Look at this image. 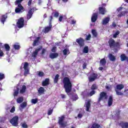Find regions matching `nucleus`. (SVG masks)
I'll return each mask as SVG.
<instances>
[{
  "label": "nucleus",
  "mask_w": 128,
  "mask_h": 128,
  "mask_svg": "<svg viewBox=\"0 0 128 128\" xmlns=\"http://www.w3.org/2000/svg\"><path fill=\"white\" fill-rule=\"evenodd\" d=\"M62 82L66 92V94H70V92H72V81H70L68 77H64L63 78Z\"/></svg>",
  "instance_id": "1"
},
{
  "label": "nucleus",
  "mask_w": 128,
  "mask_h": 128,
  "mask_svg": "<svg viewBox=\"0 0 128 128\" xmlns=\"http://www.w3.org/2000/svg\"><path fill=\"white\" fill-rule=\"evenodd\" d=\"M108 46L110 48H113V50L118 52V48L120 46L119 42H116V40L112 38H110L108 41Z\"/></svg>",
  "instance_id": "2"
},
{
  "label": "nucleus",
  "mask_w": 128,
  "mask_h": 128,
  "mask_svg": "<svg viewBox=\"0 0 128 128\" xmlns=\"http://www.w3.org/2000/svg\"><path fill=\"white\" fill-rule=\"evenodd\" d=\"M124 88V85L122 84H118L116 86L114 90L116 92V96H124V93L120 92Z\"/></svg>",
  "instance_id": "3"
},
{
  "label": "nucleus",
  "mask_w": 128,
  "mask_h": 128,
  "mask_svg": "<svg viewBox=\"0 0 128 128\" xmlns=\"http://www.w3.org/2000/svg\"><path fill=\"white\" fill-rule=\"evenodd\" d=\"M108 94L106 92H102L100 94V96L98 98V102H100L102 100H108Z\"/></svg>",
  "instance_id": "4"
},
{
  "label": "nucleus",
  "mask_w": 128,
  "mask_h": 128,
  "mask_svg": "<svg viewBox=\"0 0 128 128\" xmlns=\"http://www.w3.org/2000/svg\"><path fill=\"white\" fill-rule=\"evenodd\" d=\"M10 123L13 126H18V116H15L10 120Z\"/></svg>",
  "instance_id": "5"
},
{
  "label": "nucleus",
  "mask_w": 128,
  "mask_h": 128,
  "mask_svg": "<svg viewBox=\"0 0 128 128\" xmlns=\"http://www.w3.org/2000/svg\"><path fill=\"white\" fill-rule=\"evenodd\" d=\"M98 74L95 72H92L90 76L88 77V80L89 82H94L96 80H98Z\"/></svg>",
  "instance_id": "6"
},
{
  "label": "nucleus",
  "mask_w": 128,
  "mask_h": 128,
  "mask_svg": "<svg viewBox=\"0 0 128 128\" xmlns=\"http://www.w3.org/2000/svg\"><path fill=\"white\" fill-rule=\"evenodd\" d=\"M16 26L18 28H22L23 26H24V18L21 17L18 19L16 22Z\"/></svg>",
  "instance_id": "7"
},
{
  "label": "nucleus",
  "mask_w": 128,
  "mask_h": 128,
  "mask_svg": "<svg viewBox=\"0 0 128 128\" xmlns=\"http://www.w3.org/2000/svg\"><path fill=\"white\" fill-rule=\"evenodd\" d=\"M58 124H59L61 128L66 127V122H64V116H62L61 117L58 118Z\"/></svg>",
  "instance_id": "8"
},
{
  "label": "nucleus",
  "mask_w": 128,
  "mask_h": 128,
  "mask_svg": "<svg viewBox=\"0 0 128 128\" xmlns=\"http://www.w3.org/2000/svg\"><path fill=\"white\" fill-rule=\"evenodd\" d=\"M76 42L78 44L80 48H82L84 46V40L82 38H77L76 40Z\"/></svg>",
  "instance_id": "9"
},
{
  "label": "nucleus",
  "mask_w": 128,
  "mask_h": 128,
  "mask_svg": "<svg viewBox=\"0 0 128 128\" xmlns=\"http://www.w3.org/2000/svg\"><path fill=\"white\" fill-rule=\"evenodd\" d=\"M22 10H24L22 6V4H19L18 6V8H15V12H16V14H20L22 12Z\"/></svg>",
  "instance_id": "10"
},
{
  "label": "nucleus",
  "mask_w": 128,
  "mask_h": 128,
  "mask_svg": "<svg viewBox=\"0 0 128 128\" xmlns=\"http://www.w3.org/2000/svg\"><path fill=\"white\" fill-rule=\"evenodd\" d=\"M84 106L86 108V112H90V108L91 104L90 100H88L87 102H86Z\"/></svg>",
  "instance_id": "11"
},
{
  "label": "nucleus",
  "mask_w": 128,
  "mask_h": 128,
  "mask_svg": "<svg viewBox=\"0 0 128 128\" xmlns=\"http://www.w3.org/2000/svg\"><path fill=\"white\" fill-rule=\"evenodd\" d=\"M98 20V13H94L92 16L91 20L92 22H96Z\"/></svg>",
  "instance_id": "12"
},
{
  "label": "nucleus",
  "mask_w": 128,
  "mask_h": 128,
  "mask_svg": "<svg viewBox=\"0 0 128 128\" xmlns=\"http://www.w3.org/2000/svg\"><path fill=\"white\" fill-rule=\"evenodd\" d=\"M119 126L122 128H128V122L122 121L119 123Z\"/></svg>",
  "instance_id": "13"
},
{
  "label": "nucleus",
  "mask_w": 128,
  "mask_h": 128,
  "mask_svg": "<svg viewBox=\"0 0 128 128\" xmlns=\"http://www.w3.org/2000/svg\"><path fill=\"white\" fill-rule=\"evenodd\" d=\"M98 10L100 14L102 15L106 14V10L104 7H99Z\"/></svg>",
  "instance_id": "14"
},
{
  "label": "nucleus",
  "mask_w": 128,
  "mask_h": 128,
  "mask_svg": "<svg viewBox=\"0 0 128 128\" xmlns=\"http://www.w3.org/2000/svg\"><path fill=\"white\" fill-rule=\"evenodd\" d=\"M50 84V78H46L42 82V86H48Z\"/></svg>",
  "instance_id": "15"
},
{
  "label": "nucleus",
  "mask_w": 128,
  "mask_h": 128,
  "mask_svg": "<svg viewBox=\"0 0 128 128\" xmlns=\"http://www.w3.org/2000/svg\"><path fill=\"white\" fill-rule=\"evenodd\" d=\"M32 14H34V12H32V10H29L26 14L27 20H30V18L32 17Z\"/></svg>",
  "instance_id": "16"
},
{
  "label": "nucleus",
  "mask_w": 128,
  "mask_h": 128,
  "mask_svg": "<svg viewBox=\"0 0 128 128\" xmlns=\"http://www.w3.org/2000/svg\"><path fill=\"white\" fill-rule=\"evenodd\" d=\"M120 58L121 62H124V60H127L128 62V57L126 56V54H122L120 55Z\"/></svg>",
  "instance_id": "17"
},
{
  "label": "nucleus",
  "mask_w": 128,
  "mask_h": 128,
  "mask_svg": "<svg viewBox=\"0 0 128 128\" xmlns=\"http://www.w3.org/2000/svg\"><path fill=\"white\" fill-rule=\"evenodd\" d=\"M112 102H114V99L112 98V96H109L108 100V106H112Z\"/></svg>",
  "instance_id": "18"
},
{
  "label": "nucleus",
  "mask_w": 128,
  "mask_h": 128,
  "mask_svg": "<svg viewBox=\"0 0 128 128\" xmlns=\"http://www.w3.org/2000/svg\"><path fill=\"white\" fill-rule=\"evenodd\" d=\"M58 56V54L56 52L51 53L49 55V57L50 58H52V60H54V58H56Z\"/></svg>",
  "instance_id": "19"
},
{
  "label": "nucleus",
  "mask_w": 128,
  "mask_h": 128,
  "mask_svg": "<svg viewBox=\"0 0 128 128\" xmlns=\"http://www.w3.org/2000/svg\"><path fill=\"white\" fill-rule=\"evenodd\" d=\"M45 91L46 90H44V87H40L39 89L38 90L39 96H40L43 94H44Z\"/></svg>",
  "instance_id": "20"
},
{
  "label": "nucleus",
  "mask_w": 128,
  "mask_h": 128,
  "mask_svg": "<svg viewBox=\"0 0 128 128\" xmlns=\"http://www.w3.org/2000/svg\"><path fill=\"white\" fill-rule=\"evenodd\" d=\"M8 18V16L6 14H4L1 16V22L3 24H4V22H6V18Z\"/></svg>",
  "instance_id": "21"
},
{
  "label": "nucleus",
  "mask_w": 128,
  "mask_h": 128,
  "mask_svg": "<svg viewBox=\"0 0 128 128\" xmlns=\"http://www.w3.org/2000/svg\"><path fill=\"white\" fill-rule=\"evenodd\" d=\"M106 64V58H103L100 60V66H104Z\"/></svg>",
  "instance_id": "22"
},
{
  "label": "nucleus",
  "mask_w": 128,
  "mask_h": 128,
  "mask_svg": "<svg viewBox=\"0 0 128 128\" xmlns=\"http://www.w3.org/2000/svg\"><path fill=\"white\" fill-rule=\"evenodd\" d=\"M110 18L108 17H106V18H104L102 22V24H104V26L106 24H108V22H110Z\"/></svg>",
  "instance_id": "23"
},
{
  "label": "nucleus",
  "mask_w": 128,
  "mask_h": 128,
  "mask_svg": "<svg viewBox=\"0 0 128 128\" xmlns=\"http://www.w3.org/2000/svg\"><path fill=\"white\" fill-rule=\"evenodd\" d=\"M40 50H42V48L36 49L32 53V56H34V58H36L38 56V52Z\"/></svg>",
  "instance_id": "24"
},
{
  "label": "nucleus",
  "mask_w": 128,
  "mask_h": 128,
  "mask_svg": "<svg viewBox=\"0 0 128 128\" xmlns=\"http://www.w3.org/2000/svg\"><path fill=\"white\" fill-rule=\"evenodd\" d=\"M59 78H60V74H56L54 78V84H58V82Z\"/></svg>",
  "instance_id": "25"
},
{
  "label": "nucleus",
  "mask_w": 128,
  "mask_h": 128,
  "mask_svg": "<svg viewBox=\"0 0 128 128\" xmlns=\"http://www.w3.org/2000/svg\"><path fill=\"white\" fill-rule=\"evenodd\" d=\"M108 58L112 62H114L116 60V56L112 54H109Z\"/></svg>",
  "instance_id": "26"
},
{
  "label": "nucleus",
  "mask_w": 128,
  "mask_h": 128,
  "mask_svg": "<svg viewBox=\"0 0 128 128\" xmlns=\"http://www.w3.org/2000/svg\"><path fill=\"white\" fill-rule=\"evenodd\" d=\"M128 14V12L126 11H122L121 12H120L118 15V18H122V16H124L126 14Z\"/></svg>",
  "instance_id": "27"
},
{
  "label": "nucleus",
  "mask_w": 128,
  "mask_h": 128,
  "mask_svg": "<svg viewBox=\"0 0 128 128\" xmlns=\"http://www.w3.org/2000/svg\"><path fill=\"white\" fill-rule=\"evenodd\" d=\"M26 90V86L25 85H23L22 89L20 90V94H24Z\"/></svg>",
  "instance_id": "28"
},
{
  "label": "nucleus",
  "mask_w": 128,
  "mask_h": 128,
  "mask_svg": "<svg viewBox=\"0 0 128 128\" xmlns=\"http://www.w3.org/2000/svg\"><path fill=\"white\" fill-rule=\"evenodd\" d=\"M52 24H49L48 27H46L44 28L45 32H48L50 30H52Z\"/></svg>",
  "instance_id": "29"
},
{
  "label": "nucleus",
  "mask_w": 128,
  "mask_h": 128,
  "mask_svg": "<svg viewBox=\"0 0 128 128\" xmlns=\"http://www.w3.org/2000/svg\"><path fill=\"white\" fill-rule=\"evenodd\" d=\"M24 102V97L20 96L16 99V102L18 104H22Z\"/></svg>",
  "instance_id": "30"
},
{
  "label": "nucleus",
  "mask_w": 128,
  "mask_h": 128,
  "mask_svg": "<svg viewBox=\"0 0 128 128\" xmlns=\"http://www.w3.org/2000/svg\"><path fill=\"white\" fill-rule=\"evenodd\" d=\"M62 54H64V56H66V54H70V50L68 48H66V49H64L63 50H62Z\"/></svg>",
  "instance_id": "31"
},
{
  "label": "nucleus",
  "mask_w": 128,
  "mask_h": 128,
  "mask_svg": "<svg viewBox=\"0 0 128 128\" xmlns=\"http://www.w3.org/2000/svg\"><path fill=\"white\" fill-rule=\"evenodd\" d=\"M90 128H100V125L96 123H94L92 124Z\"/></svg>",
  "instance_id": "32"
},
{
  "label": "nucleus",
  "mask_w": 128,
  "mask_h": 128,
  "mask_svg": "<svg viewBox=\"0 0 128 128\" xmlns=\"http://www.w3.org/2000/svg\"><path fill=\"white\" fill-rule=\"evenodd\" d=\"M40 37H38L36 40H35L33 42V46H36V44L38 42V40H40Z\"/></svg>",
  "instance_id": "33"
},
{
  "label": "nucleus",
  "mask_w": 128,
  "mask_h": 128,
  "mask_svg": "<svg viewBox=\"0 0 128 128\" xmlns=\"http://www.w3.org/2000/svg\"><path fill=\"white\" fill-rule=\"evenodd\" d=\"M4 46L6 52H10V45H8V44H4Z\"/></svg>",
  "instance_id": "34"
},
{
  "label": "nucleus",
  "mask_w": 128,
  "mask_h": 128,
  "mask_svg": "<svg viewBox=\"0 0 128 128\" xmlns=\"http://www.w3.org/2000/svg\"><path fill=\"white\" fill-rule=\"evenodd\" d=\"M92 34L93 35V36H94V38H96L98 36V32H96V30H92Z\"/></svg>",
  "instance_id": "35"
},
{
  "label": "nucleus",
  "mask_w": 128,
  "mask_h": 128,
  "mask_svg": "<svg viewBox=\"0 0 128 128\" xmlns=\"http://www.w3.org/2000/svg\"><path fill=\"white\" fill-rule=\"evenodd\" d=\"M18 92H20V88H17L16 90H14V96H18Z\"/></svg>",
  "instance_id": "36"
},
{
  "label": "nucleus",
  "mask_w": 128,
  "mask_h": 128,
  "mask_svg": "<svg viewBox=\"0 0 128 128\" xmlns=\"http://www.w3.org/2000/svg\"><path fill=\"white\" fill-rule=\"evenodd\" d=\"M78 99V96L76 94L73 95L72 96V102H74Z\"/></svg>",
  "instance_id": "37"
},
{
  "label": "nucleus",
  "mask_w": 128,
  "mask_h": 128,
  "mask_svg": "<svg viewBox=\"0 0 128 128\" xmlns=\"http://www.w3.org/2000/svg\"><path fill=\"white\" fill-rule=\"evenodd\" d=\"M83 52L84 54H88V46H86L83 49Z\"/></svg>",
  "instance_id": "38"
},
{
  "label": "nucleus",
  "mask_w": 128,
  "mask_h": 128,
  "mask_svg": "<svg viewBox=\"0 0 128 128\" xmlns=\"http://www.w3.org/2000/svg\"><path fill=\"white\" fill-rule=\"evenodd\" d=\"M91 90H98V86H96V84H93L91 86Z\"/></svg>",
  "instance_id": "39"
},
{
  "label": "nucleus",
  "mask_w": 128,
  "mask_h": 128,
  "mask_svg": "<svg viewBox=\"0 0 128 128\" xmlns=\"http://www.w3.org/2000/svg\"><path fill=\"white\" fill-rule=\"evenodd\" d=\"M120 30H117L115 34H113V38H118V34H120Z\"/></svg>",
  "instance_id": "40"
},
{
  "label": "nucleus",
  "mask_w": 128,
  "mask_h": 128,
  "mask_svg": "<svg viewBox=\"0 0 128 128\" xmlns=\"http://www.w3.org/2000/svg\"><path fill=\"white\" fill-rule=\"evenodd\" d=\"M38 102V98H36L34 99H32L31 100L32 104H36V102Z\"/></svg>",
  "instance_id": "41"
},
{
  "label": "nucleus",
  "mask_w": 128,
  "mask_h": 128,
  "mask_svg": "<svg viewBox=\"0 0 128 128\" xmlns=\"http://www.w3.org/2000/svg\"><path fill=\"white\" fill-rule=\"evenodd\" d=\"M24 76H26L28 74H30V70L28 68V69H24Z\"/></svg>",
  "instance_id": "42"
},
{
  "label": "nucleus",
  "mask_w": 128,
  "mask_h": 128,
  "mask_svg": "<svg viewBox=\"0 0 128 128\" xmlns=\"http://www.w3.org/2000/svg\"><path fill=\"white\" fill-rule=\"evenodd\" d=\"M26 106H28V103H26V102H23L20 104V107L22 108H26Z\"/></svg>",
  "instance_id": "43"
},
{
  "label": "nucleus",
  "mask_w": 128,
  "mask_h": 128,
  "mask_svg": "<svg viewBox=\"0 0 128 128\" xmlns=\"http://www.w3.org/2000/svg\"><path fill=\"white\" fill-rule=\"evenodd\" d=\"M13 47L14 48V50H18L20 48V46L18 44H14L13 46Z\"/></svg>",
  "instance_id": "44"
},
{
  "label": "nucleus",
  "mask_w": 128,
  "mask_h": 128,
  "mask_svg": "<svg viewBox=\"0 0 128 128\" xmlns=\"http://www.w3.org/2000/svg\"><path fill=\"white\" fill-rule=\"evenodd\" d=\"M52 14H54V18H58L60 16V13L58 12H54V13H52Z\"/></svg>",
  "instance_id": "45"
},
{
  "label": "nucleus",
  "mask_w": 128,
  "mask_h": 128,
  "mask_svg": "<svg viewBox=\"0 0 128 128\" xmlns=\"http://www.w3.org/2000/svg\"><path fill=\"white\" fill-rule=\"evenodd\" d=\"M53 112H54V109L52 108H50L49 110H48V116H50V114H52Z\"/></svg>",
  "instance_id": "46"
},
{
  "label": "nucleus",
  "mask_w": 128,
  "mask_h": 128,
  "mask_svg": "<svg viewBox=\"0 0 128 128\" xmlns=\"http://www.w3.org/2000/svg\"><path fill=\"white\" fill-rule=\"evenodd\" d=\"M24 0H16L15 4H18V6L20 4H22V2H23Z\"/></svg>",
  "instance_id": "47"
},
{
  "label": "nucleus",
  "mask_w": 128,
  "mask_h": 128,
  "mask_svg": "<svg viewBox=\"0 0 128 128\" xmlns=\"http://www.w3.org/2000/svg\"><path fill=\"white\" fill-rule=\"evenodd\" d=\"M22 126L23 128H28V124L25 122H24L22 124Z\"/></svg>",
  "instance_id": "48"
},
{
  "label": "nucleus",
  "mask_w": 128,
  "mask_h": 128,
  "mask_svg": "<svg viewBox=\"0 0 128 128\" xmlns=\"http://www.w3.org/2000/svg\"><path fill=\"white\" fill-rule=\"evenodd\" d=\"M4 78V74L0 73V82Z\"/></svg>",
  "instance_id": "49"
},
{
  "label": "nucleus",
  "mask_w": 128,
  "mask_h": 128,
  "mask_svg": "<svg viewBox=\"0 0 128 128\" xmlns=\"http://www.w3.org/2000/svg\"><path fill=\"white\" fill-rule=\"evenodd\" d=\"M28 63L27 62H26L24 64V70L28 69Z\"/></svg>",
  "instance_id": "50"
},
{
  "label": "nucleus",
  "mask_w": 128,
  "mask_h": 128,
  "mask_svg": "<svg viewBox=\"0 0 128 128\" xmlns=\"http://www.w3.org/2000/svg\"><path fill=\"white\" fill-rule=\"evenodd\" d=\"M38 76H40V77L44 76V72H39L38 74Z\"/></svg>",
  "instance_id": "51"
},
{
  "label": "nucleus",
  "mask_w": 128,
  "mask_h": 128,
  "mask_svg": "<svg viewBox=\"0 0 128 128\" xmlns=\"http://www.w3.org/2000/svg\"><path fill=\"white\" fill-rule=\"evenodd\" d=\"M29 10H31V12L34 14V10H38V8L36 7H33L32 8H30Z\"/></svg>",
  "instance_id": "52"
},
{
  "label": "nucleus",
  "mask_w": 128,
  "mask_h": 128,
  "mask_svg": "<svg viewBox=\"0 0 128 128\" xmlns=\"http://www.w3.org/2000/svg\"><path fill=\"white\" fill-rule=\"evenodd\" d=\"M91 38H92V35H90V34H89L86 36V40H90Z\"/></svg>",
  "instance_id": "53"
},
{
  "label": "nucleus",
  "mask_w": 128,
  "mask_h": 128,
  "mask_svg": "<svg viewBox=\"0 0 128 128\" xmlns=\"http://www.w3.org/2000/svg\"><path fill=\"white\" fill-rule=\"evenodd\" d=\"M94 94H96V91H94V90H92L90 92V96H94Z\"/></svg>",
  "instance_id": "54"
},
{
  "label": "nucleus",
  "mask_w": 128,
  "mask_h": 128,
  "mask_svg": "<svg viewBox=\"0 0 128 128\" xmlns=\"http://www.w3.org/2000/svg\"><path fill=\"white\" fill-rule=\"evenodd\" d=\"M56 47L54 46H53V48H52L51 50H52V52L55 53L56 52Z\"/></svg>",
  "instance_id": "55"
},
{
  "label": "nucleus",
  "mask_w": 128,
  "mask_h": 128,
  "mask_svg": "<svg viewBox=\"0 0 128 128\" xmlns=\"http://www.w3.org/2000/svg\"><path fill=\"white\" fill-rule=\"evenodd\" d=\"M54 18L52 16H50V20H49V24H52V21Z\"/></svg>",
  "instance_id": "56"
},
{
  "label": "nucleus",
  "mask_w": 128,
  "mask_h": 128,
  "mask_svg": "<svg viewBox=\"0 0 128 128\" xmlns=\"http://www.w3.org/2000/svg\"><path fill=\"white\" fill-rule=\"evenodd\" d=\"M16 108L14 107V106H13L10 110V112H14Z\"/></svg>",
  "instance_id": "57"
},
{
  "label": "nucleus",
  "mask_w": 128,
  "mask_h": 128,
  "mask_svg": "<svg viewBox=\"0 0 128 128\" xmlns=\"http://www.w3.org/2000/svg\"><path fill=\"white\" fill-rule=\"evenodd\" d=\"M32 0H29L28 2V6H32Z\"/></svg>",
  "instance_id": "58"
},
{
  "label": "nucleus",
  "mask_w": 128,
  "mask_h": 128,
  "mask_svg": "<svg viewBox=\"0 0 128 128\" xmlns=\"http://www.w3.org/2000/svg\"><path fill=\"white\" fill-rule=\"evenodd\" d=\"M4 56V52L2 50H0V57Z\"/></svg>",
  "instance_id": "59"
},
{
  "label": "nucleus",
  "mask_w": 128,
  "mask_h": 128,
  "mask_svg": "<svg viewBox=\"0 0 128 128\" xmlns=\"http://www.w3.org/2000/svg\"><path fill=\"white\" fill-rule=\"evenodd\" d=\"M62 18H64L62 16H60L59 17V22H62Z\"/></svg>",
  "instance_id": "60"
},
{
  "label": "nucleus",
  "mask_w": 128,
  "mask_h": 128,
  "mask_svg": "<svg viewBox=\"0 0 128 128\" xmlns=\"http://www.w3.org/2000/svg\"><path fill=\"white\" fill-rule=\"evenodd\" d=\"M78 118H82V114H78Z\"/></svg>",
  "instance_id": "61"
},
{
  "label": "nucleus",
  "mask_w": 128,
  "mask_h": 128,
  "mask_svg": "<svg viewBox=\"0 0 128 128\" xmlns=\"http://www.w3.org/2000/svg\"><path fill=\"white\" fill-rule=\"evenodd\" d=\"M82 66L83 68H86V63H84Z\"/></svg>",
  "instance_id": "62"
},
{
  "label": "nucleus",
  "mask_w": 128,
  "mask_h": 128,
  "mask_svg": "<svg viewBox=\"0 0 128 128\" xmlns=\"http://www.w3.org/2000/svg\"><path fill=\"white\" fill-rule=\"evenodd\" d=\"M71 22L72 24H76V21L74 20H72Z\"/></svg>",
  "instance_id": "63"
},
{
  "label": "nucleus",
  "mask_w": 128,
  "mask_h": 128,
  "mask_svg": "<svg viewBox=\"0 0 128 128\" xmlns=\"http://www.w3.org/2000/svg\"><path fill=\"white\" fill-rule=\"evenodd\" d=\"M122 10V8L120 7L117 9V10H118V12H120V10Z\"/></svg>",
  "instance_id": "64"
}]
</instances>
